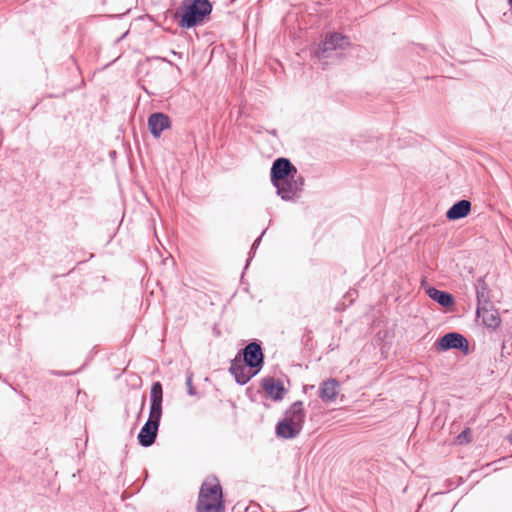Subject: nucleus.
<instances>
[{"label": "nucleus", "mask_w": 512, "mask_h": 512, "mask_svg": "<svg viewBox=\"0 0 512 512\" xmlns=\"http://www.w3.org/2000/svg\"><path fill=\"white\" fill-rule=\"evenodd\" d=\"M264 363L262 342L254 339L240 349L231 360L229 372L234 376L237 384L245 385L261 371Z\"/></svg>", "instance_id": "1"}, {"label": "nucleus", "mask_w": 512, "mask_h": 512, "mask_svg": "<svg viewBox=\"0 0 512 512\" xmlns=\"http://www.w3.org/2000/svg\"><path fill=\"white\" fill-rule=\"evenodd\" d=\"M222 487L216 477L204 481L200 487L196 512H224Z\"/></svg>", "instance_id": "2"}, {"label": "nucleus", "mask_w": 512, "mask_h": 512, "mask_svg": "<svg viewBox=\"0 0 512 512\" xmlns=\"http://www.w3.org/2000/svg\"><path fill=\"white\" fill-rule=\"evenodd\" d=\"M211 11L209 0H183L175 16H180V27L189 29L202 23Z\"/></svg>", "instance_id": "3"}, {"label": "nucleus", "mask_w": 512, "mask_h": 512, "mask_svg": "<svg viewBox=\"0 0 512 512\" xmlns=\"http://www.w3.org/2000/svg\"><path fill=\"white\" fill-rule=\"evenodd\" d=\"M294 174H297V168L288 158L279 157L273 161L270 168V180L279 197L282 195V188L291 187L289 180H292Z\"/></svg>", "instance_id": "4"}, {"label": "nucleus", "mask_w": 512, "mask_h": 512, "mask_svg": "<svg viewBox=\"0 0 512 512\" xmlns=\"http://www.w3.org/2000/svg\"><path fill=\"white\" fill-rule=\"evenodd\" d=\"M434 347L440 352L454 349L459 350L464 355H468L470 353L469 341L464 335L456 331L445 333L439 337L435 341Z\"/></svg>", "instance_id": "5"}, {"label": "nucleus", "mask_w": 512, "mask_h": 512, "mask_svg": "<svg viewBox=\"0 0 512 512\" xmlns=\"http://www.w3.org/2000/svg\"><path fill=\"white\" fill-rule=\"evenodd\" d=\"M350 45L349 38L338 32L329 33L313 52L318 59L328 57L329 52L344 50Z\"/></svg>", "instance_id": "6"}, {"label": "nucleus", "mask_w": 512, "mask_h": 512, "mask_svg": "<svg viewBox=\"0 0 512 512\" xmlns=\"http://www.w3.org/2000/svg\"><path fill=\"white\" fill-rule=\"evenodd\" d=\"M163 388L160 382H154L150 389V409L147 421L160 425L162 417Z\"/></svg>", "instance_id": "7"}, {"label": "nucleus", "mask_w": 512, "mask_h": 512, "mask_svg": "<svg viewBox=\"0 0 512 512\" xmlns=\"http://www.w3.org/2000/svg\"><path fill=\"white\" fill-rule=\"evenodd\" d=\"M476 317L482 318V324L490 331H496L501 325V318L498 310L493 304L476 308Z\"/></svg>", "instance_id": "8"}, {"label": "nucleus", "mask_w": 512, "mask_h": 512, "mask_svg": "<svg viewBox=\"0 0 512 512\" xmlns=\"http://www.w3.org/2000/svg\"><path fill=\"white\" fill-rule=\"evenodd\" d=\"M261 387L273 401H281L286 394L282 381L272 376L263 378L261 380Z\"/></svg>", "instance_id": "9"}, {"label": "nucleus", "mask_w": 512, "mask_h": 512, "mask_svg": "<svg viewBox=\"0 0 512 512\" xmlns=\"http://www.w3.org/2000/svg\"><path fill=\"white\" fill-rule=\"evenodd\" d=\"M291 187L282 188V195L280 198L286 202H295L301 197L304 186V177L301 175L294 174L292 180H289Z\"/></svg>", "instance_id": "10"}, {"label": "nucleus", "mask_w": 512, "mask_h": 512, "mask_svg": "<svg viewBox=\"0 0 512 512\" xmlns=\"http://www.w3.org/2000/svg\"><path fill=\"white\" fill-rule=\"evenodd\" d=\"M340 391V382L335 378H329L321 382L318 397L324 403H332L336 400Z\"/></svg>", "instance_id": "11"}, {"label": "nucleus", "mask_w": 512, "mask_h": 512, "mask_svg": "<svg viewBox=\"0 0 512 512\" xmlns=\"http://www.w3.org/2000/svg\"><path fill=\"white\" fill-rule=\"evenodd\" d=\"M159 426L151 421H146L138 433V443L145 448L152 446L157 439Z\"/></svg>", "instance_id": "12"}, {"label": "nucleus", "mask_w": 512, "mask_h": 512, "mask_svg": "<svg viewBox=\"0 0 512 512\" xmlns=\"http://www.w3.org/2000/svg\"><path fill=\"white\" fill-rule=\"evenodd\" d=\"M284 419L303 429L306 419V411L302 401H295L285 411Z\"/></svg>", "instance_id": "13"}, {"label": "nucleus", "mask_w": 512, "mask_h": 512, "mask_svg": "<svg viewBox=\"0 0 512 512\" xmlns=\"http://www.w3.org/2000/svg\"><path fill=\"white\" fill-rule=\"evenodd\" d=\"M471 212V202L466 199L456 201L446 212V218L455 221L467 217Z\"/></svg>", "instance_id": "14"}, {"label": "nucleus", "mask_w": 512, "mask_h": 512, "mask_svg": "<svg viewBox=\"0 0 512 512\" xmlns=\"http://www.w3.org/2000/svg\"><path fill=\"white\" fill-rule=\"evenodd\" d=\"M426 294L429 296V298L444 308H450L455 304L454 296L448 291L440 290L436 287L430 286L426 289Z\"/></svg>", "instance_id": "15"}, {"label": "nucleus", "mask_w": 512, "mask_h": 512, "mask_svg": "<svg viewBox=\"0 0 512 512\" xmlns=\"http://www.w3.org/2000/svg\"><path fill=\"white\" fill-rule=\"evenodd\" d=\"M301 431L302 429L293 423H290L284 418L278 421L275 427V433L277 437L285 440L296 438L301 433Z\"/></svg>", "instance_id": "16"}, {"label": "nucleus", "mask_w": 512, "mask_h": 512, "mask_svg": "<svg viewBox=\"0 0 512 512\" xmlns=\"http://www.w3.org/2000/svg\"><path fill=\"white\" fill-rule=\"evenodd\" d=\"M475 293L477 300V307H484L492 305L491 303V291L485 282L483 277H479L475 284Z\"/></svg>", "instance_id": "17"}, {"label": "nucleus", "mask_w": 512, "mask_h": 512, "mask_svg": "<svg viewBox=\"0 0 512 512\" xmlns=\"http://www.w3.org/2000/svg\"><path fill=\"white\" fill-rule=\"evenodd\" d=\"M170 124V119L166 114L156 112L149 116L147 128H170Z\"/></svg>", "instance_id": "18"}, {"label": "nucleus", "mask_w": 512, "mask_h": 512, "mask_svg": "<svg viewBox=\"0 0 512 512\" xmlns=\"http://www.w3.org/2000/svg\"><path fill=\"white\" fill-rule=\"evenodd\" d=\"M265 233H266V229H264V230L262 231V233L260 234V236H259V237H257V238L254 240V242H253V244H252V246H251V248H250V251H249V253H248V259H247V261H246L245 269H247L248 265L250 264L251 260L253 259L254 255H255V252H256L257 248L259 247V245H260V243H261V240H262V237H263V235H264Z\"/></svg>", "instance_id": "19"}, {"label": "nucleus", "mask_w": 512, "mask_h": 512, "mask_svg": "<svg viewBox=\"0 0 512 512\" xmlns=\"http://www.w3.org/2000/svg\"><path fill=\"white\" fill-rule=\"evenodd\" d=\"M457 440L459 444L468 443L470 442V429L466 428L464 429L458 436Z\"/></svg>", "instance_id": "20"}, {"label": "nucleus", "mask_w": 512, "mask_h": 512, "mask_svg": "<svg viewBox=\"0 0 512 512\" xmlns=\"http://www.w3.org/2000/svg\"><path fill=\"white\" fill-rule=\"evenodd\" d=\"M131 132L133 134V138H134L136 144H138V142H139V133L138 132L141 133V137H142L143 141H146L148 138V134L146 133V130L133 129V130H131Z\"/></svg>", "instance_id": "21"}, {"label": "nucleus", "mask_w": 512, "mask_h": 512, "mask_svg": "<svg viewBox=\"0 0 512 512\" xmlns=\"http://www.w3.org/2000/svg\"><path fill=\"white\" fill-rule=\"evenodd\" d=\"M186 385H187V393L189 395H195L196 394V390L195 388L192 386V375L188 376L187 379H186Z\"/></svg>", "instance_id": "22"}, {"label": "nucleus", "mask_w": 512, "mask_h": 512, "mask_svg": "<svg viewBox=\"0 0 512 512\" xmlns=\"http://www.w3.org/2000/svg\"><path fill=\"white\" fill-rule=\"evenodd\" d=\"M164 130H149V132L151 133V135L153 136V138L155 139H159L162 135Z\"/></svg>", "instance_id": "23"}, {"label": "nucleus", "mask_w": 512, "mask_h": 512, "mask_svg": "<svg viewBox=\"0 0 512 512\" xmlns=\"http://www.w3.org/2000/svg\"><path fill=\"white\" fill-rule=\"evenodd\" d=\"M77 371H74V372H65V371H53L52 373L54 375H57V376H68V375H72V374H75Z\"/></svg>", "instance_id": "24"}, {"label": "nucleus", "mask_w": 512, "mask_h": 512, "mask_svg": "<svg viewBox=\"0 0 512 512\" xmlns=\"http://www.w3.org/2000/svg\"><path fill=\"white\" fill-rule=\"evenodd\" d=\"M145 396L142 397V401H141V408H140V412H139V415L138 417L141 415L143 409H144V406H145Z\"/></svg>", "instance_id": "25"}, {"label": "nucleus", "mask_w": 512, "mask_h": 512, "mask_svg": "<svg viewBox=\"0 0 512 512\" xmlns=\"http://www.w3.org/2000/svg\"><path fill=\"white\" fill-rule=\"evenodd\" d=\"M171 53H172L173 55L178 56L179 58H181V57H182V53L176 52V51H174V50H172V51H171Z\"/></svg>", "instance_id": "26"}, {"label": "nucleus", "mask_w": 512, "mask_h": 512, "mask_svg": "<svg viewBox=\"0 0 512 512\" xmlns=\"http://www.w3.org/2000/svg\"><path fill=\"white\" fill-rule=\"evenodd\" d=\"M506 349V342L505 340L502 342V345H501V350H502V353L504 352V350Z\"/></svg>", "instance_id": "27"}, {"label": "nucleus", "mask_w": 512, "mask_h": 512, "mask_svg": "<svg viewBox=\"0 0 512 512\" xmlns=\"http://www.w3.org/2000/svg\"><path fill=\"white\" fill-rule=\"evenodd\" d=\"M162 60H163L164 62L169 63L170 65H173V63H172L171 61L167 60L166 58H162Z\"/></svg>", "instance_id": "28"}, {"label": "nucleus", "mask_w": 512, "mask_h": 512, "mask_svg": "<svg viewBox=\"0 0 512 512\" xmlns=\"http://www.w3.org/2000/svg\"><path fill=\"white\" fill-rule=\"evenodd\" d=\"M268 131L271 132L273 135H276V130L275 129L268 130Z\"/></svg>", "instance_id": "29"}, {"label": "nucleus", "mask_w": 512, "mask_h": 512, "mask_svg": "<svg viewBox=\"0 0 512 512\" xmlns=\"http://www.w3.org/2000/svg\"><path fill=\"white\" fill-rule=\"evenodd\" d=\"M508 440L512 444V433L509 435Z\"/></svg>", "instance_id": "30"}, {"label": "nucleus", "mask_w": 512, "mask_h": 512, "mask_svg": "<svg viewBox=\"0 0 512 512\" xmlns=\"http://www.w3.org/2000/svg\"><path fill=\"white\" fill-rule=\"evenodd\" d=\"M509 1H510V3L512 4V0H509Z\"/></svg>", "instance_id": "31"}]
</instances>
